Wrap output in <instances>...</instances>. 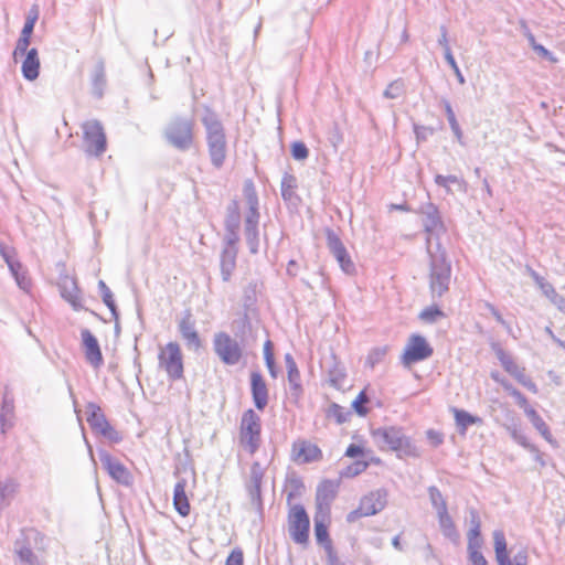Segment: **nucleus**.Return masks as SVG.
<instances>
[{
    "mask_svg": "<svg viewBox=\"0 0 565 565\" xmlns=\"http://www.w3.org/2000/svg\"><path fill=\"white\" fill-rule=\"evenodd\" d=\"M99 460L103 468L107 471L111 479L116 482L128 486L131 483V475L129 470L106 450H98Z\"/></svg>",
    "mask_w": 565,
    "mask_h": 565,
    "instance_id": "13",
    "label": "nucleus"
},
{
    "mask_svg": "<svg viewBox=\"0 0 565 565\" xmlns=\"http://www.w3.org/2000/svg\"><path fill=\"white\" fill-rule=\"evenodd\" d=\"M469 559L471 562V565H488L481 552L473 551L472 553L469 554Z\"/></svg>",
    "mask_w": 565,
    "mask_h": 565,
    "instance_id": "63",
    "label": "nucleus"
},
{
    "mask_svg": "<svg viewBox=\"0 0 565 565\" xmlns=\"http://www.w3.org/2000/svg\"><path fill=\"white\" fill-rule=\"evenodd\" d=\"M84 147L87 153L100 156L106 150V136L102 124L89 120L83 125Z\"/></svg>",
    "mask_w": 565,
    "mask_h": 565,
    "instance_id": "10",
    "label": "nucleus"
},
{
    "mask_svg": "<svg viewBox=\"0 0 565 565\" xmlns=\"http://www.w3.org/2000/svg\"><path fill=\"white\" fill-rule=\"evenodd\" d=\"M367 401L369 398L364 392H361L353 401L352 406L359 415L364 416L367 413V409L364 407V404L367 403Z\"/></svg>",
    "mask_w": 565,
    "mask_h": 565,
    "instance_id": "53",
    "label": "nucleus"
},
{
    "mask_svg": "<svg viewBox=\"0 0 565 565\" xmlns=\"http://www.w3.org/2000/svg\"><path fill=\"white\" fill-rule=\"evenodd\" d=\"M287 487L290 489L288 492V501H290L295 495H298L301 493V490L303 489V484L300 479L292 477L288 479Z\"/></svg>",
    "mask_w": 565,
    "mask_h": 565,
    "instance_id": "50",
    "label": "nucleus"
},
{
    "mask_svg": "<svg viewBox=\"0 0 565 565\" xmlns=\"http://www.w3.org/2000/svg\"><path fill=\"white\" fill-rule=\"evenodd\" d=\"M329 513L317 512L315 515V535L319 544H322L329 554V561H332L334 555L332 552L331 540L329 539L327 519Z\"/></svg>",
    "mask_w": 565,
    "mask_h": 565,
    "instance_id": "23",
    "label": "nucleus"
},
{
    "mask_svg": "<svg viewBox=\"0 0 565 565\" xmlns=\"http://www.w3.org/2000/svg\"><path fill=\"white\" fill-rule=\"evenodd\" d=\"M239 443L250 455L255 454L260 444V418L248 409L243 414L241 422Z\"/></svg>",
    "mask_w": 565,
    "mask_h": 565,
    "instance_id": "6",
    "label": "nucleus"
},
{
    "mask_svg": "<svg viewBox=\"0 0 565 565\" xmlns=\"http://www.w3.org/2000/svg\"><path fill=\"white\" fill-rule=\"evenodd\" d=\"M194 127L192 118L175 116L167 124L163 136L173 148L188 151L194 142Z\"/></svg>",
    "mask_w": 565,
    "mask_h": 565,
    "instance_id": "4",
    "label": "nucleus"
},
{
    "mask_svg": "<svg viewBox=\"0 0 565 565\" xmlns=\"http://www.w3.org/2000/svg\"><path fill=\"white\" fill-rule=\"evenodd\" d=\"M244 555L241 548H234L227 556L225 565H243Z\"/></svg>",
    "mask_w": 565,
    "mask_h": 565,
    "instance_id": "57",
    "label": "nucleus"
},
{
    "mask_svg": "<svg viewBox=\"0 0 565 565\" xmlns=\"http://www.w3.org/2000/svg\"><path fill=\"white\" fill-rule=\"evenodd\" d=\"M291 156L295 160L302 161L309 156L307 146L301 141H296L291 145Z\"/></svg>",
    "mask_w": 565,
    "mask_h": 565,
    "instance_id": "47",
    "label": "nucleus"
},
{
    "mask_svg": "<svg viewBox=\"0 0 565 565\" xmlns=\"http://www.w3.org/2000/svg\"><path fill=\"white\" fill-rule=\"evenodd\" d=\"M159 366L164 370L172 380L181 379L183 375V356L180 345L177 342H169L159 351Z\"/></svg>",
    "mask_w": 565,
    "mask_h": 565,
    "instance_id": "8",
    "label": "nucleus"
},
{
    "mask_svg": "<svg viewBox=\"0 0 565 565\" xmlns=\"http://www.w3.org/2000/svg\"><path fill=\"white\" fill-rule=\"evenodd\" d=\"M414 131L417 140H424L428 134H433V129L418 125L414 126Z\"/></svg>",
    "mask_w": 565,
    "mask_h": 565,
    "instance_id": "64",
    "label": "nucleus"
},
{
    "mask_svg": "<svg viewBox=\"0 0 565 565\" xmlns=\"http://www.w3.org/2000/svg\"><path fill=\"white\" fill-rule=\"evenodd\" d=\"M373 437L382 447L386 446L396 451L398 457H418V448L407 438L402 429L396 427H385L374 430Z\"/></svg>",
    "mask_w": 565,
    "mask_h": 565,
    "instance_id": "5",
    "label": "nucleus"
},
{
    "mask_svg": "<svg viewBox=\"0 0 565 565\" xmlns=\"http://www.w3.org/2000/svg\"><path fill=\"white\" fill-rule=\"evenodd\" d=\"M22 75L26 81H34L40 74V58L36 49L28 51L25 58L22 63Z\"/></svg>",
    "mask_w": 565,
    "mask_h": 565,
    "instance_id": "25",
    "label": "nucleus"
},
{
    "mask_svg": "<svg viewBox=\"0 0 565 565\" xmlns=\"http://www.w3.org/2000/svg\"><path fill=\"white\" fill-rule=\"evenodd\" d=\"M435 183L446 190L448 194L452 193V185L457 188L458 191L466 192L467 183L465 180L458 178L457 175H435Z\"/></svg>",
    "mask_w": 565,
    "mask_h": 565,
    "instance_id": "33",
    "label": "nucleus"
},
{
    "mask_svg": "<svg viewBox=\"0 0 565 565\" xmlns=\"http://www.w3.org/2000/svg\"><path fill=\"white\" fill-rule=\"evenodd\" d=\"M264 477V469L259 462H254L250 468L248 491L253 500L260 498V486Z\"/></svg>",
    "mask_w": 565,
    "mask_h": 565,
    "instance_id": "31",
    "label": "nucleus"
},
{
    "mask_svg": "<svg viewBox=\"0 0 565 565\" xmlns=\"http://www.w3.org/2000/svg\"><path fill=\"white\" fill-rule=\"evenodd\" d=\"M512 396L515 398L518 405L523 408L525 415L527 414V409H533L527 403L525 396L519 392L518 390H512Z\"/></svg>",
    "mask_w": 565,
    "mask_h": 565,
    "instance_id": "60",
    "label": "nucleus"
},
{
    "mask_svg": "<svg viewBox=\"0 0 565 565\" xmlns=\"http://www.w3.org/2000/svg\"><path fill=\"white\" fill-rule=\"evenodd\" d=\"M386 354L385 348H375L373 349L366 359V364L371 367H374L375 364L380 363Z\"/></svg>",
    "mask_w": 565,
    "mask_h": 565,
    "instance_id": "49",
    "label": "nucleus"
},
{
    "mask_svg": "<svg viewBox=\"0 0 565 565\" xmlns=\"http://www.w3.org/2000/svg\"><path fill=\"white\" fill-rule=\"evenodd\" d=\"M446 62L449 64V66L451 67V70L454 71L459 84H465V77L457 64V62L455 61V57L452 55L451 52H447V56L445 57Z\"/></svg>",
    "mask_w": 565,
    "mask_h": 565,
    "instance_id": "56",
    "label": "nucleus"
},
{
    "mask_svg": "<svg viewBox=\"0 0 565 565\" xmlns=\"http://www.w3.org/2000/svg\"><path fill=\"white\" fill-rule=\"evenodd\" d=\"M541 290L559 310L565 311V298L550 282L543 285Z\"/></svg>",
    "mask_w": 565,
    "mask_h": 565,
    "instance_id": "42",
    "label": "nucleus"
},
{
    "mask_svg": "<svg viewBox=\"0 0 565 565\" xmlns=\"http://www.w3.org/2000/svg\"><path fill=\"white\" fill-rule=\"evenodd\" d=\"M443 105L446 111V116L449 122V126L456 136L457 140L462 143V130L457 121L456 115L452 110V107L448 100H443Z\"/></svg>",
    "mask_w": 565,
    "mask_h": 565,
    "instance_id": "38",
    "label": "nucleus"
},
{
    "mask_svg": "<svg viewBox=\"0 0 565 565\" xmlns=\"http://www.w3.org/2000/svg\"><path fill=\"white\" fill-rule=\"evenodd\" d=\"M484 307L488 309V311L495 318V320L501 324L507 330L510 331V326L509 323L503 319V317L501 316V313L495 309V307L493 305H491L490 302H484Z\"/></svg>",
    "mask_w": 565,
    "mask_h": 565,
    "instance_id": "59",
    "label": "nucleus"
},
{
    "mask_svg": "<svg viewBox=\"0 0 565 565\" xmlns=\"http://www.w3.org/2000/svg\"><path fill=\"white\" fill-rule=\"evenodd\" d=\"M61 295L75 310L83 307L79 290L73 279H66L63 282Z\"/></svg>",
    "mask_w": 565,
    "mask_h": 565,
    "instance_id": "29",
    "label": "nucleus"
},
{
    "mask_svg": "<svg viewBox=\"0 0 565 565\" xmlns=\"http://www.w3.org/2000/svg\"><path fill=\"white\" fill-rule=\"evenodd\" d=\"M328 416L334 417L339 424L347 420L343 408L338 404H332L328 409Z\"/></svg>",
    "mask_w": 565,
    "mask_h": 565,
    "instance_id": "58",
    "label": "nucleus"
},
{
    "mask_svg": "<svg viewBox=\"0 0 565 565\" xmlns=\"http://www.w3.org/2000/svg\"><path fill=\"white\" fill-rule=\"evenodd\" d=\"M87 422L99 434L109 425L100 407L93 403L87 405Z\"/></svg>",
    "mask_w": 565,
    "mask_h": 565,
    "instance_id": "30",
    "label": "nucleus"
},
{
    "mask_svg": "<svg viewBox=\"0 0 565 565\" xmlns=\"http://www.w3.org/2000/svg\"><path fill=\"white\" fill-rule=\"evenodd\" d=\"M238 249L223 248L221 254V274L224 281H228L235 267Z\"/></svg>",
    "mask_w": 565,
    "mask_h": 565,
    "instance_id": "28",
    "label": "nucleus"
},
{
    "mask_svg": "<svg viewBox=\"0 0 565 565\" xmlns=\"http://www.w3.org/2000/svg\"><path fill=\"white\" fill-rule=\"evenodd\" d=\"M533 50H534V52L539 56H541V57H543L545 60H548V61H551L553 63L556 62V58L553 56V54L546 47H544L543 45H541V44L535 45Z\"/></svg>",
    "mask_w": 565,
    "mask_h": 565,
    "instance_id": "62",
    "label": "nucleus"
},
{
    "mask_svg": "<svg viewBox=\"0 0 565 565\" xmlns=\"http://www.w3.org/2000/svg\"><path fill=\"white\" fill-rule=\"evenodd\" d=\"M98 288L100 290L104 303L109 308L114 319L118 320V312L111 290L108 288L104 280H99Z\"/></svg>",
    "mask_w": 565,
    "mask_h": 565,
    "instance_id": "39",
    "label": "nucleus"
},
{
    "mask_svg": "<svg viewBox=\"0 0 565 565\" xmlns=\"http://www.w3.org/2000/svg\"><path fill=\"white\" fill-rule=\"evenodd\" d=\"M337 494V486L330 480L322 481L316 493L317 512L329 513L330 503L333 501Z\"/></svg>",
    "mask_w": 565,
    "mask_h": 565,
    "instance_id": "21",
    "label": "nucleus"
},
{
    "mask_svg": "<svg viewBox=\"0 0 565 565\" xmlns=\"http://www.w3.org/2000/svg\"><path fill=\"white\" fill-rule=\"evenodd\" d=\"M93 85H94V94L97 97H102L103 86L105 85V75H104V72L102 68L96 72L94 79H93Z\"/></svg>",
    "mask_w": 565,
    "mask_h": 565,
    "instance_id": "55",
    "label": "nucleus"
},
{
    "mask_svg": "<svg viewBox=\"0 0 565 565\" xmlns=\"http://www.w3.org/2000/svg\"><path fill=\"white\" fill-rule=\"evenodd\" d=\"M423 224L427 233L426 248L429 256V287L434 297H441L449 287L451 266L441 248L439 234L444 231L437 207L427 203L422 206Z\"/></svg>",
    "mask_w": 565,
    "mask_h": 565,
    "instance_id": "1",
    "label": "nucleus"
},
{
    "mask_svg": "<svg viewBox=\"0 0 565 565\" xmlns=\"http://www.w3.org/2000/svg\"><path fill=\"white\" fill-rule=\"evenodd\" d=\"M10 271H11L12 276L14 277L15 282L19 286V288L24 291H29V289L31 287V280L29 279L26 271L24 270L22 264L20 263L19 267L17 269L14 268L13 270H10Z\"/></svg>",
    "mask_w": 565,
    "mask_h": 565,
    "instance_id": "44",
    "label": "nucleus"
},
{
    "mask_svg": "<svg viewBox=\"0 0 565 565\" xmlns=\"http://www.w3.org/2000/svg\"><path fill=\"white\" fill-rule=\"evenodd\" d=\"M213 348L220 360L227 365L237 364L243 354L239 343L225 332L214 335Z\"/></svg>",
    "mask_w": 565,
    "mask_h": 565,
    "instance_id": "9",
    "label": "nucleus"
},
{
    "mask_svg": "<svg viewBox=\"0 0 565 565\" xmlns=\"http://www.w3.org/2000/svg\"><path fill=\"white\" fill-rule=\"evenodd\" d=\"M497 356L507 372L514 376L529 391L532 393H537L536 384L524 374V370L519 367L509 354L499 349L497 351Z\"/></svg>",
    "mask_w": 565,
    "mask_h": 565,
    "instance_id": "16",
    "label": "nucleus"
},
{
    "mask_svg": "<svg viewBox=\"0 0 565 565\" xmlns=\"http://www.w3.org/2000/svg\"><path fill=\"white\" fill-rule=\"evenodd\" d=\"M0 255L10 270L19 267L20 262L15 258V250L3 242H0Z\"/></svg>",
    "mask_w": 565,
    "mask_h": 565,
    "instance_id": "41",
    "label": "nucleus"
},
{
    "mask_svg": "<svg viewBox=\"0 0 565 565\" xmlns=\"http://www.w3.org/2000/svg\"><path fill=\"white\" fill-rule=\"evenodd\" d=\"M82 347L86 361L95 369L103 365L104 359L96 337L88 330L81 331Z\"/></svg>",
    "mask_w": 565,
    "mask_h": 565,
    "instance_id": "15",
    "label": "nucleus"
},
{
    "mask_svg": "<svg viewBox=\"0 0 565 565\" xmlns=\"http://www.w3.org/2000/svg\"><path fill=\"white\" fill-rule=\"evenodd\" d=\"M428 494L433 508L436 510V514L447 512V502L443 497L441 492L434 486L428 488Z\"/></svg>",
    "mask_w": 565,
    "mask_h": 565,
    "instance_id": "37",
    "label": "nucleus"
},
{
    "mask_svg": "<svg viewBox=\"0 0 565 565\" xmlns=\"http://www.w3.org/2000/svg\"><path fill=\"white\" fill-rule=\"evenodd\" d=\"M14 412L13 399L9 397L7 394L3 396L1 413H0V422L2 433H6L8 428L12 426V418Z\"/></svg>",
    "mask_w": 565,
    "mask_h": 565,
    "instance_id": "35",
    "label": "nucleus"
},
{
    "mask_svg": "<svg viewBox=\"0 0 565 565\" xmlns=\"http://www.w3.org/2000/svg\"><path fill=\"white\" fill-rule=\"evenodd\" d=\"M206 130V141L211 162L215 168H221L226 158V138L222 122L215 113L205 109L201 119Z\"/></svg>",
    "mask_w": 565,
    "mask_h": 565,
    "instance_id": "2",
    "label": "nucleus"
},
{
    "mask_svg": "<svg viewBox=\"0 0 565 565\" xmlns=\"http://www.w3.org/2000/svg\"><path fill=\"white\" fill-rule=\"evenodd\" d=\"M186 480L180 479L173 490V505L178 513L182 516L190 514V503L185 493Z\"/></svg>",
    "mask_w": 565,
    "mask_h": 565,
    "instance_id": "27",
    "label": "nucleus"
},
{
    "mask_svg": "<svg viewBox=\"0 0 565 565\" xmlns=\"http://www.w3.org/2000/svg\"><path fill=\"white\" fill-rule=\"evenodd\" d=\"M250 390L256 408L263 411L268 403V390L262 374L258 372L250 374Z\"/></svg>",
    "mask_w": 565,
    "mask_h": 565,
    "instance_id": "22",
    "label": "nucleus"
},
{
    "mask_svg": "<svg viewBox=\"0 0 565 565\" xmlns=\"http://www.w3.org/2000/svg\"><path fill=\"white\" fill-rule=\"evenodd\" d=\"M296 189V178L286 173L281 180V196L284 200H290Z\"/></svg>",
    "mask_w": 565,
    "mask_h": 565,
    "instance_id": "45",
    "label": "nucleus"
},
{
    "mask_svg": "<svg viewBox=\"0 0 565 565\" xmlns=\"http://www.w3.org/2000/svg\"><path fill=\"white\" fill-rule=\"evenodd\" d=\"M405 93V84L402 79L393 81L385 88L383 96L388 99H396Z\"/></svg>",
    "mask_w": 565,
    "mask_h": 565,
    "instance_id": "43",
    "label": "nucleus"
},
{
    "mask_svg": "<svg viewBox=\"0 0 565 565\" xmlns=\"http://www.w3.org/2000/svg\"><path fill=\"white\" fill-rule=\"evenodd\" d=\"M244 196L248 207L244 218V235L246 244L252 254H257L259 249V212L258 198L252 181L245 183Z\"/></svg>",
    "mask_w": 565,
    "mask_h": 565,
    "instance_id": "3",
    "label": "nucleus"
},
{
    "mask_svg": "<svg viewBox=\"0 0 565 565\" xmlns=\"http://www.w3.org/2000/svg\"><path fill=\"white\" fill-rule=\"evenodd\" d=\"M321 365L328 375L329 384L337 390H342L347 377L345 369L343 365L338 362L334 355L326 358L321 362Z\"/></svg>",
    "mask_w": 565,
    "mask_h": 565,
    "instance_id": "17",
    "label": "nucleus"
},
{
    "mask_svg": "<svg viewBox=\"0 0 565 565\" xmlns=\"http://www.w3.org/2000/svg\"><path fill=\"white\" fill-rule=\"evenodd\" d=\"M437 518L440 531L444 534V536L454 543L458 542L459 533L448 511L437 514Z\"/></svg>",
    "mask_w": 565,
    "mask_h": 565,
    "instance_id": "34",
    "label": "nucleus"
},
{
    "mask_svg": "<svg viewBox=\"0 0 565 565\" xmlns=\"http://www.w3.org/2000/svg\"><path fill=\"white\" fill-rule=\"evenodd\" d=\"M287 525L288 533L295 543L300 545L308 543L310 520L302 505L294 504L289 509Z\"/></svg>",
    "mask_w": 565,
    "mask_h": 565,
    "instance_id": "7",
    "label": "nucleus"
},
{
    "mask_svg": "<svg viewBox=\"0 0 565 565\" xmlns=\"http://www.w3.org/2000/svg\"><path fill=\"white\" fill-rule=\"evenodd\" d=\"M14 554L17 565H41L38 555L22 540H18L14 544Z\"/></svg>",
    "mask_w": 565,
    "mask_h": 565,
    "instance_id": "26",
    "label": "nucleus"
},
{
    "mask_svg": "<svg viewBox=\"0 0 565 565\" xmlns=\"http://www.w3.org/2000/svg\"><path fill=\"white\" fill-rule=\"evenodd\" d=\"M433 354V349L426 341V339L418 334H413L403 353L402 362L405 366L424 361Z\"/></svg>",
    "mask_w": 565,
    "mask_h": 565,
    "instance_id": "12",
    "label": "nucleus"
},
{
    "mask_svg": "<svg viewBox=\"0 0 565 565\" xmlns=\"http://www.w3.org/2000/svg\"><path fill=\"white\" fill-rule=\"evenodd\" d=\"M30 40L31 38L30 36H25V35H22L20 34V38L17 42V45H15V49H14V52H13V57L17 60L19 56H22V55H26L28 53V47L30 45Z\"/></svg>",
    "mask_w": 565,
    "mask_h": 565,
    "instance_id": "48",
    "label": "nucleus"
},
{
    "mask_svg": "<svg viewBox=\"0 0 565 565\" xmlns=\"http://www.w3.org/2000/svg\"><path fill=\"white\" fill-rule=\"evenodd\" d=\"M291 456L299 463H308L319 460L321 458V450L312 443L298 440L292 445Z\"/></svg>",
    "mask_w": 565,
    "mask_h": 565,
    "instance_id": "19",
    "label": "nucleus"
},
{
    "mask_svg": "<svg viewBox=\"0 0 565 565\" xmlns=\"http://www.w3.org/2000/svg\"><path fill=\"white\" fill-rule=\"evenodd\" d=\"M527 418L532 423V425L537 429V431L542 435V437L552 446L556 447V440L553 438L548 426L545 424L543 418L537 414V412L533 409H527L526 414Z\"/></svg>",
    "mask_w": 565,
    "mask_h": 565,
    "instance_id": "32",
    "label": "nucleus"
},
{
    "mask_svg": "<svg viewBox=\"0 0 565 565\" xmlns=\"http://www.w3.org/2000/svg\"><path fill=\"white\" fill-rule=\"evenodd\" d=\"M511 437L521 446L524 448H529L531 450H534V447L527 441V438L515 427H509L508 428Z\"/></svg>",
    "mask_w": 565,
    "mask_h": 565,
    "instance_id": "52",
    "label": "nucleus"
},
{
    "mask_svg": "<svg viewBox=\"0 0 565 565\" xmlns=\"http://www.w3.org/2000/svg\"><path fill=\"white\" fill-rule=\"evenodd\" d=\"M494 552L498 565H527L529 554L526 548H521L511 558L507 548V541L503 531L493 532Z\"/></svg>",
    "mask_w": 565,
    "mask_h": 565,
    "instance_id": "11",
    "label": "nucleus"
},
{
    "mask_svg": "<svg viewBox=\"0 0 565 565\" xmlns=\"http://www.w3.org/2000/svg\"><path fill=\"white\" fill-rule=\"evenodd\" d=\"M241 214L237 202L233 201L227 206V215L225 220V230H239Z\"/></svg>",
    "mask_w": 565,
    "mask_h": 565,
    "instance_id": "36",
    "label": "nucleus"
},
{
    "mask_svg": "<svg viewBox=\"0 0 565 565\" xmlns=\"http://www.w3.org/2000/svg\"><path fill=\"white\" fill-rule=\"evenodd\" d=\"M239 241L238 230H226V234L224 237L225 246L224 248L238 249L237 243Z\"/></svg>",
    "mask_w": 565,
    "mask_h": 565,
    "instance_id": "51",
    "label": "nucleus"
},
{
    "mask_svg": "<svg viewBox=\"0 0 565 565\" xmlns=\"http://www.w3.org/2000/svg\"><path fill=\"white\" fill-rule=\"evenodd\" d=\"M362 510L367 516L381 512L387 503V493L385 490L379 489L364 495L361 501Z\"/></svg>",
    "mask_w": 565,
    "mask_h": 565,
    "instance_id": "20",
    "label": "nucleus"
},
{
    "mask_svg": "<svg viewBox=\"0 0 565 565\" xmlns=\"http://www.w3.org/2000/svg\"><path fill=\"white\" fill-rule=\"evenodd\" d=\"M285 363L288 375L289 397L292 402L298 403L302 395L300 372L291 354L287 353L285 355Z\"/></svg>",
    "mask_w": 565,
    "mask_h": 565,
    "instance_id": "18",
    "label": "nucleus"
},
{
    "mask_svg": "<svg viewBox=\"0 0 565 565\" xmlns=\"http://www.w3.org/2000/svg\"><path fill=\"white\" fill-rule=\"evenodd\" d=\"M179 331L181 333V337L186 343V347L190 350H199L201 347V340L198 334V331L195 330V324L191 320V316L186 315L180 322H179Z\"/></svg>",
    "mask_w": 565,
    "mask_h": 565,
    "instance_id": "24",
    "label": "nucleus"
},
{
    "mask_svg": "<svg viewBox=\"0 0 565 565\" xmlns=\"http://www.w3.org/2000/svg\"><path fill=\"white\" fill-rule=\"evenodd\" d=\"M327 245L331 254L339 263L341 269L345 274H352L355 270V266L349 256L347 248L339 238V236L331 230L327 231Z\"/></svg>",
    "mask_w": 565,
    "mask_h": 565,
    "instance_id": "14",
    "label": "nucleus"
},
{
    "mask_svg": "<svg viewBox=\"0 0 565 565\" xmlns=\"http://www.w3.org/2000/svg\"><path fill=\"white\" fill-rule=\"evenodd\" d=\"M455 418L457 425L460 427L461 433H465L468 426L473 425L476 423H480L481 419L479 417H475L466 411L455 409Z\"/></svg>",
    "mask_w": 565,
    "mask_h": 565,
    "instance_id": "40",
    "label": "nucleus"
},
{
    "mask_svg": "<svg viewBox=\"0 0 565 565\" xmlns=\"http://www.w3.org/2000/svg\"><path fill=\"white\" fill-rule=\"evenodd\" d=\"M100 434L113 443H119L121 440L120 434L114 427H111L110 424L107 425V427L102 430Z\"/></svg>",
    "mask_w": 565,
    "mask_h": 565,
    "instance_id": "61",
    "label": "nucleus"
},
{
    "mask_svg": "<svg viewBox=\"0 0 565 565\" xmlns=\"http://www.w3.org/2000/svg\"><path fill=\"white\" fill-rule=\"evenodd\" d=\"M367 468V463L365 461H355L351 466H349L343 476L345 477H354L363 472Z\"/></svg>",
    "mask_w": 565,
    "mask_h": 565,
    "instance_id": "54",
    "label": "nucleus"
},
{
    "mask_svg": "<svg viewBox=\"0 0 565 565\" xmlns=\"http://www.w3.org/2000/svg\"><path fill=\"white\" fill-rule=\"evenodd\" d=\"M441 317H444V312L437 307H428L419 313L420 320L427 323L436 322Z\"/></svg>",
    "mask_w": 565,
    "mask_h": 565,
    "instance_id": "46",
    "label": "nucleus"
}]
</instances>
